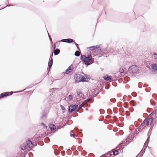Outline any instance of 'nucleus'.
Returning <instances> with one entry per match:
<instances>
[{"label": "nucleus", "instance_id": "31", "mask_svg": "<svg viewBox=\"0 0 157 157\" xmlns=\"http://www.w3.org/2000/svg\"><path fill=\"white\" fill-rule=\"evenodd\" d=\"M84 63V64L86 65V67H88L89 65H90L92 63H93V61L92 63H90L89 62H85Z\"/></svg>", "mask_w": 157, "mask_h": 157}, {"label": "nucleus", "instance_id": "12", "mask_svg": "<svg viewBox=\"0 0 157 157\" xmlns=\"http://www.w3.org/2000/svg\"><path fill=\"white\" fill-rule=\"evenodd\" d=\"M99 47H100L98 45H97L88 47L87 49H89L91 51H93L95 50L96 49H98Z\"/></svg>", "mask_w": 157, "mask_h": 157}, {"label": "nucleus", "instance_id": "46", "mask_svg": "<svg viewBox=\"0 0 157 157\" xmlns=\"http://www.w3.org/2000/svg\"><path fill=\"white\" fill-rule=\"evenodd\" d=\"M132 95L134 97H136V92H133L132 93Z\"/></svg>", "mask_w": 157, "mask_h": 157}, {"label": "nucleus", "instance_id": "24", "mask_svg": "<svg viewBox=\"0 0 157 157\" xmlns=\"http://www.w3.org/2000/svg\"><path fill=\"white\" fill-rule=\"evenodd\" d=\"M75 56L78 57L80 55V52L78 51H76L75 52Z\"/></svg>", "mask_w": 157, "mask_h": 157}, {"label": "nucleus", "instance_id": "42", "mask_svg": "<svg viewBox=\"0 0 157 157\" xmlns=\"http://www.w3.org/2000/svg\"><path fill=\"white\" fill-rule=\"evenodd\" d=\"M41 124L44 127V128H47V126H46L45 124L43 122H42L41 123Z\"/></svg>", "mask_w": 157, "mask_h": 157}, {"label": "nucleus", "instance_id": "9", "mask_svg": "<svg viewBox=\"0 0 157 157\" xmlns=\"http://www.w3.org/2000/svg\"><path fill=\"white\" fill-rule=\"evenodd\" d=\"M73 66L72 64H71L67 69L65 70V73L68 74L71 73L73 71Z\"/></svg>", "mask_w": 157, "mask_h": 157}, {"label": "nucleus", "instance_id": "58", "mask_svg": "<svg viewBox=\"0 0 157 157\" xmlns=\"http://www.w3.org/2000/svg\"><path fill=\"white\" fill-rule=\"evenodd\" d=\"M152 128L151 127L149 129V132H148V134H149V132H150V131L151 132V131L152 130Z\"/></svg>", "mask_w": 157, "mask_h": 157}, {"label": "nucleus", "instance_id": "48", "mask_svg": "<svg viewBox=\"0 0 157 157\" xmlns=\"http://www.w3.org/2000/svg\"><path fill=\"white\" fill-rule=\"evenodd\" d=\"M70 136L71 137H73L76 138V137H75V136L74 134L70 133Z\"/></svg>", "mask_w": 157, "mask_h": 157}, {"label": "nucleus", "instance_id": "19", "mask_svg": "<svg viewBox=\"0 0 157 157\" xmlns=\"http://www.w3.org/2000/svg\"><path fill=\"white\" fill-rule=\"evenodd\" d=\"M146 148H147V147H145V148L144 149L143 151H141L140 153L138 155H139V157H142V156H143V154H144V153L146 149Z\"/></svg>", "mask_w": 157, "mask_h": 157}, {"label": "nucleus", "instance_id": "52", "mask_svg": "<svg viewBox=\"0 0 157 157\" xmlns=\"http://www.w3.org/2000/svg\"><path fill=\"white\" fill-rule=\"evenodd\" d=\"M56 44H54V45H53V46H52V47H53V50H55L56 49Z\"/></svg>", "mask_w": 157, "mask_h": 157}, {"label": "nucleus", "instance_id": "30", "mask_svg": "<svg viewBox=\"0 0 157 157\" xmlns=\"http://www.w3.org/2000/svg\"><path fill=\"white\" fill-rule=\"evenodd\" d=\"M156 111H153L151 113L149 114V116L151 117H152V116H153L154 114H155L156 113Z\"/></svg>", "mask_w": 157, "mask_h": 157}, {"label": "nucleus", "instance_id": "21", "mask_svg": "<svg viewBox=\"0 0 157 157\" xmlns=\"http://www.w3.org/2000/svg\"><path fill=\"white\" fill-rule=\"evenodd\" d=\"M130 103L131 105L132 106H136V102L133 100H132L130 102Z\"/></svg>", "mask_w": 157, "mask_h": 157}, {"label": "nucleus", "instance_id": "11", "mask_svg": "<svg viewBox=\"0 0 157 157\" xmlns=\"http://www.w3.org/2000/svg\"><path fill=\"white\" fill-rule=\"evenodd\" d=\"M80 74H76L74 75V78L76 82H80Z\"/></svg>", "mask_w": 157, "mask_h": 157}, {"label": "nucleus", "instance_id": "10", "mask_svg": "<svg viewBox=\"0 0 157 157\" xmlns=\"http://www.w3.org/2000/svg\"><path fill=\"white\" fill-rule=\"evenodd\" d=\"M123 75L121 74L118 73V72H117L116 73H115L113 77L115 78V79H113V80H116L118 78H121L123 76Z\"/></svg>", "mask_w": 157, "mask_h": 157}, {"label": "nucleus", "instance_id": "35", "mask_svg": "<svg viewBox=\"0 0 157 157\" xmlns=\"http://www.w3.org/2000/svg\"><path fill=\"white\" fill-rule=\"evenodd\" d=\"M74 43H75V45L76 46V47H77V49L78 50H80V48L79 47V44H78L76 43L75 42V41L74 42Z\"/></svg>", "mask_w": 157, "mask_h": 157}, {"label": "nucleus", "instance_id": "14", "mask_svg": "<svg viewBox=\"0 0 157 157\" xmlns=\"http://www.w3.org/2000/svg\"><path fill=\"white\" fill-rule=\"evenodd\" d=\"M153 120L152 118H150L148 119L147 121V126H149V125H151L152 124V123L153 122Z\"/></svg>", "mask_w": 157, "mask_h": 157}, {"label": "nucleus", "instance_id": "13", "mask_svg": "<svg viewBox=\"0 0 157 157\" xmlns=\"http://www.w3.org/2000/svg\"><path fill=\"white\" fill-rule=\"evenodd\" d=\"M151 67L154 71H157V64H152L151 65Z\"/></svg>", "mask_w": 157, "mask_h": 157}, {"label": "nucleus", "instance_id": "47", "mask_svg": "<svg viewBox=\"0 0 157 157\" xmlns=\"http://www.w3.org/2000/svg\"><path fill=\"white\" fill-rule=\"evenodd\" d=\"M60 107L61 108V109L62 110H64L65 109V108L62 105H60Z\"/></svg>", "mask_w": 157, "mask_h": 157}, {"label": "nucleus", "instance_id": "61", "mask_svg": "<svg viewBox=\"0 0 157 157\" xmlns=\"http://www.w3.org/2000/svg\"><path fill=\"white\" fill-rule=\"evenodd\" d=\"M100 157H109V156H106L105 155H103L101 156Z\"/></svg>", "mask_w": 157, "mask_h": 157}, {"label": "nucleus", "instance_id": "51", "mask_svg": "<svg viewBox=\"0 0 157 157\" xmlns=\"http://www.w3.org/2000/svg\"><path fill=\"white\" fill-rule=\"evenodd\" d=\"M147 118L145 119L143 121V122L142 123H143L145 125L146 123H147Z\"/></svg>", "mask_w": 157, "mask_h": 157}, {"label": "nucleus", "instance_id": "28", "mask_svg": "<svg viewBox=\"0 0 157 157\" xmlns=\"http://www.w3.org/2000/svg\"><path fill=\"white\" fill-rule=\"evenodd\" d=\"M151 132L150 135H148V136L147 138V139L146 141L145 142V144H148V143H149V140H150V135L151 134Z\"/></svg>", "mask_w": 157, "mask_h": 157}, {"label": "nucleus", "instance_id": "55", "mask_svg": "<svg viewBox=\"0 0 157 157\" xmlns=\"http://www.w3.org/2000/svg\"><path fill=\"white\" fill-rule=\"evenodd\" d=\"M53 52H52V53L51 54V55H50V58H51V59H53V58H52V57H53Z\"/></svg>", "mask_w": 157, "mask_h": 157}, {"label": "nucleus", "instance_id": "20", "mask_svg": "<svg viewBox=\"0 0 157 157\" xmlns=\"http://www.w3.org/2000/svg\"><path fill=\"white\" fill-rule=\"evenodd\" d=\"M49 128L52 131L54 130L56 128V126L54 124H52L49 126Z\"/></svg>", "mask_w": 157, "mask_h": 157}, {"label": "nucleus", "instance_id": "27", "mask_svg": "<svg viewBox=\"0 0 157 157\" xmlns=\"http://www.w3.org/2000/svg\"><path fill=\"white\" fill-rule=\"evenodd\" d=\"M73 97L72 95L70 94L67 97V99L69 101H71Z\"/></svg>", "mask_w": 157, "mask_h": 157}, {"label": "nucleus", "instance_id": "18", "mask_svg": "<svg viewBox=\"0 0 157 157\" xmlns=\"http://www.w3.org/2000/svg\"><path fill=\"white\" fill-rule=\"evenodd\" d=\"M75 40L71 38H67L66 39V43H71L72 42H74Z\"/></svg>", "mask_w": 157, "mask_h": 157}, {"label": "nucleus", "instance_id": "26", "mask_svg": "<svg viewBox=\"0 0 157 157\" xmlns=\"http://www.w3.org/2000/svg\"><path fill=\"white\" fill-rule=\"evenodd\" d=\"M77 97L79 96H80V94H83L82 93V92L80 91L79 90H78V91H77Z\"/></svg>", "mask_w": 157, "mask_h": 157}, {"label": "nucleus", "instance_id": "57", "mask_svg": "<svg viewBox=\"0 0 157 157\" xmlns=\"http://www.w3.org/2000/svg\"><path fill=\"white\" fill-rule=\"evenodd\" d=\"M141 83H139L138 84V87H139L140 88H141L142 87V86H141L140 85V84H141Z\"/></svg>", "mask_w": 157, "mask_h": 157}, {"label": "nucleus", "instance_id": "4", "mask_svg": "<svg viewBox=\"0 0 157 157\" xmlns=\"http://www.w3.org/2000/svg\"><path fill=\"white\" fill-rule=\"evenodd\" d=\"M132 135L129 134L128 137L125 140H124L122 142V144H124L125 145H127L132 141Z\"/></svg>", "mask_w": 157, "mask_h": 157}, {"label": "nucleus", "instance_id": "5", "mask_svg": "<svg viewBox=\"0 0 157 157\" xmlns=\"http://www.w3.org/2000/svg\"><path fill=\"white\" fill-rule=\"evenodd\" d=\"M78 107V105L77 104H75L74 105L73 104L69 106L68 112L69 113H71L72 112L74 111Z\"/></svg>", "mask_w": 157, "mask_h": 157}, {"label": "nucleus", "instance_id": "32", "mask_svg": "<svg viewBox=\"0 0 157 157\" xmlns=\"http://www.w3.org/2000/svg\"><path fill=\"white\" fill-rule=\"evenodd\" d=\"M66 39H62L60 41H57L56 42V44L58 42H64L66 43Z\"/></svg>", "mask_w": 157, "mask_h": 157}, {"label": "nucleus", "instance_id": "39", "mask_svg": "<svg viewBox=\"0 0 157 157\" xmlns=\"http://www.w3.org/2000/svg\"><path fill=\"white\" fill-rule=\"evenodd\" d=\"M110 101L113 103H115L116 101V99L115 98H111L110 99Z\"/></svg>", "mask_w": 157, "mask_h": 157}, {"label": "nucleus", "instance_id": "17", "mask_svg": "<svg viewBox=\"0 0 157 157\" xmlns=\"http://www.w3.org/2000/svg\"><path fill=\"white\" fill-rule=\"evenodd\" d=\"M112 76H109L108 75L107 76H105L104 77V80H105V81H109L111 80H113V79H112L111 78Z\"/></svg>", "mask_w": 157, "mask_h": 157}, {"label": "nucleus", "instance_id": "3", "mask_svg": "<svg viewBox=\"0 0 157 157\" xmlns=\"http://www.w3.org/2000/svg\"><path fill=\"white\" fill-rule=\"evenodd\" d=\"M128 70L130 73L139 74L140 71L138 67L136 65H133L129 67Z\"/></svg>", "mask_w": 157, "mask_h": 157}, {"label": "nucleus", "instance_id": "37", "mask_svg": "<svg viewBox=\"0 0 157 157\" xmlns=\"http://www.w3.org/2000/svg\"><path fill=\"white\" fill-rule=\"evenodd\" d=\"M107 112L109 114H111L112 113V111L110 109H108L107 110Z\"/></svg>", "mask_w": 157, "mask_h": 157}, {"label": "nucleus", "instance_id": "16", "mask_svg": "<svg viewBox=\"0 0 157 157\" xmlns=\"http://www.w3.org/2000/svg\"><path fill=\"white\" fill-rule=\"evenodd\" d=\"M53 52H54L55 56H56L60 53V50L58 48H56L55 50H53Z\"/></svg>", "mask_w": 157, "mask_h": 157}, {"label": "nucleus", "instance_id": "23", "mask_svg": "<svg viewBox=\"0 0 157 157\" xmlns=\"http://www.w3.org/2000/svg\"><path fill=\"white\" fill-rule=\"evenodd\" d=\"M21 149L22 150H24L27 149L26 146L25 144H23L21 147Z\"/></svg>", "mask_w": 157, "mask_h": 157}, {"label": "nucleus", "instance_id": "7", "mask_svg": "<svg viewBox=\"0 0 157 157\" xmlns=\"http://www.w3.org/2000/svg\"><path fill=\"white\" fill-rule=\"evenodd\" d=\"M84 75L80 74V79H79L80 82H87L89 80V78H88L87 76L84 74Z\"/></svg>", "mask_w": 157, "mask_h": 157}, {"label": "nucleus", "instance_id": "54", "mask_svg": "<svg viewBox=\"0 0 157 157\" xmlns=\"http://www.w3.org/2000/svg\"><path fill=\"white\" fill-rule=\"evenodd\" d=\"M150 102H151V104H152L153 105H154L155 104V102H154L153 101H152V100H150Z\"/></svg>", "mask_w": 157, "mask_h": 157}, {"label": "nucleus", "instance_id": "59", "mask_svg": "<svg viewBox=\"0 0 157 157\" xmlns=\"http://www.w3.org/2000/svg\"><path fill=\"white\" fill-rule=\"evenodd\" d=\"M50 62V63H53V59H51L49 61Z\"/></svg>", "mask_w": 157, "mask_h": 157}, {"label": "nucleus", "instance_id": "40", "mask_svg": "<svg viewBox=\"0 0 157 157\" xmlns=\"http://www.w3.org/2000/svg\"><path fill=\"white\" fill-rule=\"evenodd\" d=\"M90 99H87L84 101H83L82 103H83V104H84L85 103H87L89 101Z\"/></svg>", "mask_w": 157, "mask_h": 157}, {"label": "nucleus", "instance_id": "43", "mask_svg": "<svg viewBox=\"0 0 157 157\" xmlns=\"http://www.w3.org/2000/svg\"><path fill=\"white\" fill-rule=\"evenodd\" d=\"M84 105L83 103H82L78 106V109L81 108Z\"/></svg>", "mask_w": 157, "mask_h": 157}, {"label": "nucleus", "instance_id": "38", "mask_svg": "<svg viewBox=\"0 0 157 157\" xmlns=\"http://www.w3.org/2000/svg\"><path fill=\"white\" fill-rule=\"evenodd\" d=\"M117 105V106L119 107L120 106H122V102H119L118 103Z\"/></svg>", "mask_w": 157, "mask_h": 157}, {"label": "nucleus", "instance_id": "33", "mask_svg": "<svg viewBox=\"0 0 157 157\" xmlns=\"http://www.w3.org/2000/svg\"><path fill=\"white\" fill-rule=\"evenodd\" d=\"M53 63H50L49 62L48 63V67H49V69H51L52 65Z\"/></svg>", "mask_w": 157, "mask_h": 157}, {"label": "nucleus", "instance_id": "50", "mask_svg": "<svg viewBox=\"0 0 157 157\" xmlns=\"http://www.w3.org/2000/svg\"><path fill=\"white\" fill-rule=\"evenodd\" d=\"M154 57L155 58L157 59V54L156 52L154 53Z\"/></svg>", "mask_w": 157, "mask_h": 157}, {"label": "nucleus", "instance_id": "36", "mask_svg": "<svg viewBox=\"0 0 157 157\" xmlns=\"http://www.w3.org/2000/svg\"><path fill=\"white\" fill-rule=\"evenodd\" d=\"M118 108L115 107L113 108V111L114 113H117Z\"/></svg>", "mask_w": 157, "mask_h": 157}, {"label": "nucleus", "instance_id": "62", "mask_svg": "<svg viewBox=\"0 0 157 157\" xmlns=\"http://www.w3.org/2000/svg\"><path fill=\"white\" fill-rule=\"evenodd\" d=\"M13 6L12 5H7L6 7H9L10 6Z\"/></svg>", "mask_w": 157, "mask_h": 157}, {"label": "nucleus", "instance_id": "2", "mask_svg": "<svg viewBox=\"0 0 157 157\" xmlns=\"http://www.w3.org/2000/svg\"><path fill=\"white\" fill-rule=\"evenodd\" d=\"M80 59L83 63L89 62L92 59L94 60V59L92 58V56L90 54L87 55V56L85 55H81Z\"/></svg>", "mask_w": 157, "mask_h": 157}, {"label": "nucleus", "instance_id": "6", "mask_svg": "<svg viewBox=\"0 0 157 157\" xmlns=\"http://www.w3.org/2000/svg\"><path fill=\"white\" fill-rule=\"evenodd\" d=\"M47 118V111L44 110L41 113V116L40 117V120L42 121H44Z\"/></svg>", "mask_w": 157, "mask_h": 157}, {"label": "nucleus", "instance_id": "63", "mask_svg": "<svg viewBox=\"0 0 157 157\" xmlns=\"http://www.w3.org/2000/svg\"><path fill=\"white\" fill-rule=\"evenodd\" d=\"M59 148L61 149H63V146H61Z\"/></svg>", "mask_w": 157, "mask_h": 157}, {"label": "nucleus", "instance_id": "34", "mask_svg": "<svg viewBox=\"0 0 157 157\" xmlns=\"http://www.w3.org/2000/svg\"><path fill=\"white\" fill-rule=\"evenodd\" d=\"M53 63H50L49 62L48 63V67H49V69H51L52 65Z\"/></svg>", "mask_w": 157, "mask_h": 157}, {"label": "nucleus", "instance_id": "25", "mask_svg": "<svg viewBox=\"0 0 157 157\" xmlns=\"http://www.w3.org/2000/svg\"><path fill=\"white\" fill-rule=\"evenodd\" d=\"M118 73L121 74V75H122V74L123 73V74L124 73V69L123 68H120V70H119V71H118Z\"/></svg>", "mask_w": 157, "mask_h": 157}, {"label": "nucleus", "instance_id": "41", "mask_svg": "<svg viewBox=\"0 0 157 157\" xmlns=\"http://www.w3.org/2000/svg\"><path fill=\"white\" fill-rule=\"evenodd\" d=\"M60 151H54V153L56 155H58V154H59Z\"/></svg>", "mask_w": 157, "mask_h": 157}, {"label": "nucleus", "instance_id": "1", "mask_svg": "<svg viewBox=\"0 0 157 157\" xmlns=\"http://www.w3.org/2000/svg\"><path fill=\"white\" fill-rule=\"evenodd\" d=\"M32 87V86H29L28 87H27L24 90H22L18 91L17 92H3L0 94V99L4 98H5L6 97L8 96L11 95H12L14 93H19L22 92L26 89H28L29 88H31Z\"/></svg>", "mask_w": 157, "mask_h": 157}, {"label": "nucleus", "instance_id": "44", "mask_svg": "<svg viewBox=\"0 0 157 157\" xmlns=\"http://www.w3.org/2000/svg\"><path fill=\"white\" fill-rule=\"evenodd\" d=\"M99 92L100 91H98L97 94H94L93 95V97L94 98L96 96L99 94Z\"/></svg>", "mask_w": 157, "mask_h": 157}, {"label": "nucleus", "instance_id": "22", "mask_svg": "<svg viewBox=\"0 0 157 157\" xmlns=\"http://www.w3.org/2000/svg\"><path fill=\"white\" fill-rule=\"evenodd\" d=\"M145 127V125L143 123H142L140 126V128L142 130L144 129Z\"/></svg>", "mask_w": 157, "mask_h": 157}, {"label": "nucleus", "instance_id": "29", "mask_svg": "<svg viewBox=\"0 0 157 157\" xmlns=\"http://www.w3.org/2000/svg\"><path fill=\"white\" fill-rule=\"evenodd\" d=\"M118 149H117L116 150L113 152V154L114 155H117L118 154L119 152H118Z\"/></svg>", "mask_w": 157, "mask_h": 157}, {"label": "nucleus", "instance_id": "64", "mask_svg": "<svg viewBox=\"0 0 157 157\" xmlns=\"http://www.w3.org/2000/svg\"><path fill=\"white\" fill-rule=\"evenodd\" d=\"M50 42H51V44L52 45V44H53V42H52V41H50Z\"/></svg>", "mask_w": 157, "mask_h": 157}, {"label": "nucleus", "instance_id": "56", "mask_svg": "<svg viewBox=\"0 0 157 157\" xmlns=\"http://www.w3.org/2000/svg\"><path fill=\"white\" fill-rule=\"evenodd\" d=\"M104 111V110L103 109H100V113H101V112L102 113L101 114H102L103 113Z\"/></svg>", "mask_w": 157, "mask_h": 157}, {"label": "nucleus", "instance_id": "45", "mask_svg": "<svg viewBox=\"0 0 157 157\" xmlns=\"http://www.w3.org/2000/svg\"><path fill=\"white\" fill-rule=\"evenodd\" d=\"M61 154L63 156L65 154V152L64 151H62L61 152Z\"/></svg>", "mask_w": 157, "mask_h": 157}, {"label": "nucleus", "instance_id": "60", "mask_svg": "<svg viewBox=\"0 0 157 157\" xmlns=\"http://www.w3.org/2000/svg\"><path fill=\"white\" fill-rule=\"evenodd\" d=\"M121 146H121V145H120V146H117V148H119V149H120V147H121Z\"/></svg>", "mask_w": 157, "mask_h": 157}, {"label": "nucleus", "instance_id": "49", "mask_svg": "<svg viewBox=\"0 0 157 157\" xmlns=\"http://www.w3.org/2000/svg\"><path fill=\"white\" fill-rule=\"evenodd\" d=\"M127 102H125L124 103V106L125 108H127L128 107V105H127Z\"/></svg>", "mask_w": 157, "mask_h": 157}, {"label": "nucleus", "instance_id": "53", "mask_svg": "<svg viewBox=\"0 0 157 157\" xmlns=\"http://www.w3.org/2000/svg\"><path fill=\"white\" fill-rule=\"evenodd\" d=\"M48 36L49 38V40H50V41H52V39L51 38V36L49 35V34L48 33Z\"/></svg>", "mask_w": 157, "mask_h": 157}, {"label": "nucleus", "instance_id": "15", "mask_svg": "<svg viewBox=\"0 0 157 157\" xmlns=\"http://www.w3.org/2000/svg\"><path fill=\"white\" fill-rule=\"evenodd\" d=\"M27 146L29 148L33 146L32 142L30 140H28L26 142Z\"/></svg>", "mask_w": 157, "mask_h": 157}, {"label": "nucleus", "instance_id": "8", "mask_svg": "<svg viewBox=\"0 0 157 157\" xmlns=\"http://www.w3.org/2000/svg\"><path fill=\"white\" fill-rule=\"evenodd\" d=\"M108 51L106 48L100 49V51L99 52V54L102 56H106L108 55ZM107 57V56H106Z\"/></svg>", "mask_w": 157, "mask_h": 157}]
</instances>
